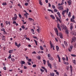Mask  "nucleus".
<instances>
[{"instance_id":"nucleus-1","label":"nucleus","mask_w":76,"mask_h":76,"mask_svg":"<svg viewBox=\"0 0 76 76\" xmlns=\"http://www.w3.org/2000/svg\"><path fill=\"white\" fill-rule=\"evenodd\" d=\"M69 10L68 8H67L66 10H65L62 11V15H64V13H66V12L67 13H67H68V12H69Z\"/></svg>"},{"instance_id":"nucleus-2","label":"nucleus","mask_w":76,"mask_h":76,"mask_svg":"<svg viewBox=\"0 0 76 76\" xmlns=\"http://www.w3.org/2000/svg\"><path fill=\"white\" fill-rule=\"evenodd\" d=\"M54 29L55 30V32L56 33V35L57 36H58V30H57V28H54Z\"/></svg>"},{"instance_id":"nucleus-3","label":"nucleus","mask_w":76,"mask_h":76,"mask_svg":"<svg viewBox=\"0 0 76 76\" xmlns=\"http://www.w3.org/2000/svg\"><path fill=\"white\" fill-rule=\"evenodd\" d=\"M72 48H73V46H70V48H68V50L69 52H71V51H72Z\"/></svg>"},{"instance_id":"nucleus-4","label":"nucleus","mask_w":76,"mask_h":76,"mask_svg":"<svg viewBox=\"0 0 76 76\" xmlns=\"http://www.w3.org/2000/svg\"><path fill=\"white\" fill-rule=\"evenodd\" d=\"M59 36L60 37V38H63V35L62 33L61 32H59Z\"/></svg>"},{"instance_id":"nucleus-5","label":"nucleus","mask_w":76,"mask_h":76,"mask_svg":"<svg viewBox=\"0 0 76 76\" xmlns=\"http://www.w3.org/2000/svg\"><path fill=\"white\" fill-rule=\"evenodd\" d=\"M58 9L59 10H63V7L62 6H60L58 7Z\"/></svg>"},{"instance_id":"nucleus-6","label":"nucleus","mask_w":76,"mask_h":76,"mask_svg":"<svg viewBox=\"0 0 76 76\" xmlns=\"http://www.w3.org/2000/svg\"><path fill=\"white\" fill-rule=\"evenodd\" d=\"M57 27L58 28V29L59 30V31H61V29L60 27V25H59V24H57Z\"/></svg>"},{"instance_id":"nucleus-7","label":"nucleus","mask_w":76,"mask_h":76,"mask_svg":"<svg viewBox=\"0 0 76 76\" xmlns=\"http://www.w3.org/2000/svg\"><path fill=\"white\" fill-rule=\"evenodd\" d=\"M57 27L58 28V29L59 30V31H61V29L60 27V25H59V24H57Z\"/></svg>"},{"instance_id":"nucleus-8","label":"nucleus","mask_w":76,"mask_h":76,"mask_svg":"<svg viewBox=\"0 0 76 76\" xmlns=\"http://www.w3.org/2000/svg\"><path fill=\"white\" fill-rule=\"evenodd\" d=\"M67 3L69 4V6H70V5H71L72 1H71V0H69L67 1Z\"/></svg>"},{"instance_id":"nucleus-9","label":"nucleus","mask_w":76,"mask_h":76,"mask_svg":"<svg viewBox=\"0 0 76 76\" xmlns=\"http://www.w3.org/2000/svg\"><path fill=\"white\" fill-rule=\"evenodd\" d=\"M24 15L25 16V18H28V15H29V14H28V13H26L24 14Z\"/></svg>"},{"instance_id":"nucleus-10","label":"nucleus","mask_w":76,"mask_h":76,"mask_svg":"<svg viewBox=\"0 0 76 76\" xmlns=\"http://www.w3.org/2000/svg\"><path fill=\"white\" fill-rule=\"evenodd\" d=\"M57 14L58 15V16H59V17L60 18V19H61V15H60V12H57Z\"/></svg>"},{"instance_id":"nucleus-11","label":"nucleus","mask_w":76,"mask_h":76,"mask_svg":"<svg viewBox=\"0 0 76 76\" xmlns=\"http://www.w3.org/2000/svg\"><path fill=\"white\" fill-rule=\"evenodd\" d=\"M66 34H67V36L69 37V30H66L65 31Z\"/></svg>"},{"instance_id":"nucleus-12","label":"nucleus","mask_w":76,"mask_h":76,"mask_svg":"<svg viewBox=\"0 0 76 76\" xmlns=\"http://www.w3.org/2000/svg\"><path fill=\"white\" fill-rule=\"evenodd\" d=\"M57 56L58 58V61L59 62H61V60H60V57L59 56V55H57Z\"/></svg>"},{"instance_id":"nucleus-13","label":"nucleus","mask_w":76,"mask_h":76,"mask_svg":"<svg viewBox=\"0 0 76 76\" xmlns=\"http://www.w3.org/2000/svg\"><path fill=\"white\" fill-rule=\"evenodd\" d=\"M48 58L51 61L54 60V58L53 57H48Z\"/></svg>"},{"instance_id":"nucleus-14","label":"nucleus","mask_w":76,"mask_h":76,"mask_svg":"<svg viewBox=\"0 0 76 76\" xmlns=\"http://www.w3.org/2000/svg\"><path fill=\"white\" fill-rule=\"evenodd\" d=\"M48 65L49 67H50V69L52 68V67H51V64L48 63Z\"/></svg>"},{"instance_id":"nucleus-15","label":"nucleus","mask_w":76,"mask_h":76,"mask_svg":"<svg viewBox=\"0 0 76 76\" xmlns=\"http://www.w3.org/2000/svg\"><path fill=\"white\" fill-rule=\"evenodd\" d=\"M64 43L65 46H66V47L68 46V44H67V42H66V41H64Z\"/></svg>"},{"instance_id":"nucleus-16","label":"nucleus","mask_w":76,"mask_h":76,"mask_svg":"<svg viewBox=\"0 0 76 76\" xmlns=\"http://www.w3.org/2000/svg\"><path fill=\"white\" fill-rule=\"evenodd\" d=\"M39 4H40V5L42 6V2H41V0H39Z\"/></svg>"},{"instance_id":"nucleus-17","label":"nucleus","mask_w":76,"mask_h":76,"mask_svg":"<svg viewBox=\"0 0 76 76\" xmlns=\"http://www.w3.org/2000/svg\"><path fill=\"white\" fill-rule=\"evenodd\" d=\"M65 58H62V60H66V61H67L68 60V57H67V56H66V59L65 60Z\"/></svg>"},{"instance_id":"nucleus-18","label":"nucleus","mask_w":76,"mask_h":76,"mask_svg":"<svg viewBox=\"0 0 76 76\" xmlns=\"http://www.w3.org/2000/svg\"><path fill=\"white\" fill-rule=\"evenodd\" d=\"M50 18L53 19H55V17L53 15H51L50 16Z\"/></svg>"},{"instance_id":"nucleus-19","label":"nucleus","mask_w":76,"mask_h":76,"mask_svg":"<svg viewBox=\"0 0 76 76\" xmlns=\"http://www.w3.org/2000/svg\"><path fill=\"white\" fill-rule=\"evenodd\" d=\"M6 23L7 25H8V24H9V25H10V22H9L8 21H6L5 22Z\"/></svg>"},{"instance_id":"nucleus-20","label":"nucleus","mask_w":76,"mask_h":76,"mask_svg":"<svg viewBox=\"0 0 76 76\" xmlns=\"http://www.w3.org/2000/svg\"><path fill=\"white\" fill-rule=\"evenodd\" d=\"M76 38L75 37H73L72 39V40L73 41H76Z\"/></svg>"},{"instance_id":"nucleus-21","label":"nucleus","mask_w":76,"mask_h":76,"mask_svg":"<svg viewBox=\"0 0 76 76\" xmlns=\"http://www.w3.org/2000/svg\"><path fill=\"white\" fill-rule=\"evenodd\" d=\"M9 53L10 54H12L13 53V50H10L9 51Z\"/></svg>"},{"instance_id":"nucleus-22","label":"nucleus","mask_w":76,"mask_h":76,"mask_svg":"<svg viewBox=\"0 0 76 76\" xmlns=\"http://www.w3.org/2000/svg\"><path fill=\"white\" fill-rule=\"evenodd\" d=\"M68 16L69 18L71 17V12H69V13L68 14Z\"/></svg>"},{"instance_id":"nucleus-23","label":"nucleus","mask_w":76,"mask_h":76,"mask_svg":"<svg viewBox=\"0 0 76 76\" xmlns=\"http://www.w3.org/2000/svg\"><path fill=\"white\" fill-rule=\"evenodd\" d=\"M25 63V62L24 61H21V64H23Z\"/></svg>"},{"instance_id":"nucleus-24","label":"nucleus","mask_w":76,"mask_h":76,"mask_svg":"<svg viewBox=\"0 0 76 76\" xmlns=\"http://www.w3.org/2000/svg\"><path fill=\"white\" fill-rule=\"evenodd\" d=\"M71 21L72 22H75V20L73 18H71Z\"/></svg>"},{"instance_id":"nucleus-25","label":"nucleus","mask_w":76,"mask_h":76,"mask_svg":"<svg viewBox=\"0 0 76 76\" xmlns=\"http://www.w3.org/2000/svg\"><path fill=\"white\" fill-rule=\"evenodd\" d=\"M39 30H40V29L39 28L37 30V32H38V33H40V32L39 31Z\"/></svg>"},{"instance_id":"nucleus-26","label":"nucleus","mask_w":76,"mask_h":76,"mask_svg":"<svg viewBox=\"0 0 76 76\" xmlns=\"http://www.w3.org/2000/svg\"><path fill=\"white\" fill-rule=\"evenodd\" d=\"M34 42H35L36 45H38V42H37V41L35 40H34Z\"/></svg>"},{"instance_id":"nucleus-27","label":"nucleus","mask_w":76,"mask_h":76,"mask_svg":"<svg viewBox=\"0 0 76 76\" xmlns=\"http://www.w3.org/2000/svg\"><path fill=\"white\" fill-rule=\"evenodd\" d=\"M56 48L57 49V51H58V49H59V48L58 47V46H56Z\"/></svg>"},{"instance_id":"nucleus-28","label":"nucleus","mask_w":76,"mask_h":76,"mask_svg":"<svg viewBox=\"0 0 76 76\" xmlns=\"http://www.w3.org/2000/svg\"><path fill=\"white\" fill-rule=\"evenodd\" d=\"M17 19V18L15 17H14L12 18V19L13 20H16Z\"/></svg>"},{"instance_id":"nucleus-29","label":"nucleus","mask_w":76,"mask_h":76,"mask_svg":"<svg viewBox=\"0 0 76 76\" xmlns=\"http://www.w3.org/2000/svg\"><path fill=\"white\" fill-rule=\"evenodd\" d=\"M70 68L71 69V72H72V65L70 66Z\"/></svg>"},{"instance_id":"nucleus-30","label":"nucleus","mask_w":76,"mask_h":76,"mask_svg":"<svg viewBox=\"0 0 76 76\" xmlns=\"http://www.w3.org/2000/svg\"><path fill=\"white\" fill-rule=\"evenodd\" d=\"M18 15L20 18V19H22V15H21L20 14H19Z\"/></svg>"},{"instance_id":"nucleus-31","label":"nucleus","mask_w":76,"mask_h":76,"mask_svg":"<svg viewBox=\"0 0 76 76\" xmlns=\"http://www.w3.org/2000/svg\"><path fill=\"white\" fill-rule=\"evenodd\" d=\"M50 75L51 76H54V73H50Z\"/></svg>"},{"instance_id":"nucleus-32","label":"nucleus","mask_w":76,"mask_h":76,"mask_svg":"<svg viewBox=\"0 0 76 76\" xmlns=\"http://www.w3.org/2000/svg\"><path fill=\"white\" fill-rule=\"evenodd\" d=\"M52 7L53 9H55L56 8V7H55V6L54 5H52Z\"/></svg>"},{"instance_id":"nucleus-33","label":"nucleus","mask_w":76,"mask_h":76,"mask_svg":"<svg viewBox=\"0 0 76 76\" xmlns=\"http://www.w3.org/2000/svg\"><path fill=\"white\" fill-rule=\"evenodd\" d=\"M43 61L44 64H45V63H46V61H45L44 59H43Z\"/></svg>"},{"instance_id":"nucleus-34","label":"nucleus","mask_w":76,"mask_h":76,"mask_svg":"<svg viewBox=\"0 0 76 76\" xmlns=\"http://www.w3.org/2000/svg\"><path fill=\"white\" fill-rule=\"evenodd\" d=\"M2 5L3 6H5V5H7V4H6V2L3 3L2 4Z\"/></svg>"},{"instance_id":"nucleus-35","label":"nucleus","mask_w":76,"mask_h":76,"mask_svg":"<svg viewBox=\"0 0 76 76\" xmlns=\"http://www.w3.org/2000/svg\"><path fill=\"white\" fill-rule=\"evenodd\" d=\"M50 45V48H53V47L54 46L53 45V44H51Z\"/></svg>"},{"instance_id":"nucleus-36","label":"nucleus","mask_w":76,"mask_h":76,"mask_svg":"<svg viewBox=\"0 0 76 76\" xmlns=\"http://www.w3.org/2000/svg\"><path fill=\"white\" fill-rule=\"evenodd\" d=\"M37 57V59L38 60H40L41 59V56H39L38 57Z\"/></svg>"},{"instance_id":"nucleus-37","label":"nucleus","mask_w":76,"mask_h":76,"mask_svg":"<svg viewBox=\"0 0 76 76\" xmlns=\"http://www.w3.org/2000/svg\"><path fill=\"white\" fill-rule=\"evenodd\" d=\"M8 58L9 59H10V58H11V54H10L9 56L8 57Z\"/></svg>"},{"instance_id":"nucleus-38","label":"nucleus","mask_w":76,"mask_h":76,"mask_svg":"<svg viewBox=\"0 0 76 76\" xmlns=\"http://www.w3.org/2000/svg\"><path fill=\"white\" fill-rule=\"evenodd\" d=\"M40 49L41 50H44V49L43 48H42V46H40Z\"/></svg>"},{"instance_id":"nucleus-39","label":"nucleus","mask_w":76,"mask_h":76,"mask_svg":"<svg viewBox=\"0 0 76 76\" xmlns=\"http://www.w3.org/2000/svg\"><path fill=\"white\" fill-rule=\"evenodd\" d=\"M32 67H37V65H36V64H34L33 65Z\"/></svg>"},{"instance_id":"nucleus-40","label":"nucleus","mask_w":76,"mask_h":76,"mask_svg":"<svg viewBox=\"0 0 76 76\" xmlns=\"http://www.w3.org/2000/svg\"><path fill=\"white\" fill-rule=\"evenodd\" d=\"M18 6H20V8H22V6H21L20 4H18Z\"/></svg>"},{"instance_id":"nucleus-41","label":"nucleus","mask_w":76,"mask_h":76,"mask_svg":"<svg viewBox=\"0 0 76 76\" xmlns=\"http://www.w3.org/2000/svg\"><path fill=\"white\" fill-rule=\"evenodd\" d=\"M11 60L12 61H15V59L14 58H11Z\"/></svg>"},{"instance_id":"nucleus-42","label":"nucleus","mask_w":76,"mask_h":76,"mask_svg":"<svg viewBox=\"0 0 76 76\" xmlns=\"http://www.w3.org/2000/svg\"><path fill=\"white\" fill-rule=\"evenodd\" d=\"M40 71H41V72H42V73H43V72H44V70H43L42 69H40Z\"/></svg>"},{"instance_id":"nucleus-43","label":"nucleus","mask_w":76,"mask_h":76,"mask_svg":"<svg viewBox=\"0 0 76 76\" xmlns=\"http://www.w3.org/2000/svg\"><path fill=\"white\" fill-rule=\"evenodd\" d=\"M48 57H51V54H48Z\"/></svg>"},{"instance_id":"nucleus-44","label":"nucleus","mask_w":76,"mask_h":76,"mask_svg":"<svg viewBox=\"0 0 76 76\" xmlns=\"http://www.w3.org/2000/svg\"><path fill=\"white\" fill-rule=\"evenodd\" d=\"M1 31H5V29L1 28Z\"/></svg>"},{"instance_id":"nucleus-45","label":"nucleus","mask_w":76,"mask_h":76,"mask_svg":"<svg viewBox=\"0 0 76 76\" xmlns=\"http://www.w3.org/2000/svg\"><path fill=\"white\" fill-rule=\"evenodd\" d=\"M71 56L72 57H76V55L74 54H71Z\"/></svg>"},{"instance_id":"nucleus-46","label":"nucleus","mask_w":76,"mask_h":76,"mask_svg":"<svg viewBox=\"0 0 76 76\" xmlns=\"http://www.w3.org/2000/svg\"><path fill=\"white\" fill-rule=\"evenodd\" d=\"M73 35H74V36H76V32H74L73 34Z\"/></svg>"},{"instance_id":"nucleus-47","label":"nucleus","mask_w":76,"mask_h":76,"mask_svg":"<svg viewBox=\"0 0 76 76\" xmlns=\"http://www.w3.org/2000/svg\"><path fill=\"white\" fill-rule=\"evenodd\" d=\"M61 26L62 28H63V27H64V24H61Z\"/></svg>"},{"instance_id":"nucleus-48","label":"nucleus","mask_w":76,"mask_h":76,"mask_svg":"<svg viewBox=\"0 0 76 76\" xmlns=\"http://www.w3.org/2000/svg\"><path fill=\"white\" fill-rule=\"evenodd\" d=\"M27 63L28 64V65H29L30 66H31V63H30L29 62H27Z\"/></svg>"},{"instance_id":"nucleus-49","label":"nucleus","mask_w":76,"mask_h":76,"mask_svg":"<svg viewBox=\"0 0 76 76\" xmlns=\"http://www.w3.org/2000/svg\"><path fill=\"white\" fill-rule=\"evenodd\" d=\"M45 19H48V16H46L45 15Z\"/></svg>"},{"instance_id":"nucleus-50","label":"nucleus","mask_w":76,"mask_h":76,"mask_svg":"<svg viewBox=\"0 0 76 76\" xmlns=\"http://www.w3.org/2000/svg\"><path fill=\"white\" fill-rule=\"evenodd\" d=\"M3 33H4V34H6V35L7 34V32H6V31H5V30L3 31Z\"/></svg>"},{"instance_id":"nucleus-51","label":"nucleus","mask_w":76,"mask_h":76,"mask_svg":"<svg viewBox=\"0 0 76 76\" xmlns=\"http://www.w3.org/2000/svg\"><path fill=\"white\" fill-rule=\"evenodd\" d=\"M70 29H71V30H72L73 29V26H71L70 27Z\"/></svg>"},{"instance_id":"nucleus-52","label":"nucleus","mask_w":76,"mask_h":76,"mask_svg":"<svg viewBox=\"0 0 76 76\" xmlns=\"http://www.w3.org/2000/svg\"><path fill=\"white\" fill-rule=\"evenodd\" d=\"M54 12H57V10L56 9H55L54 10Z\"/></svg>"},{"instance_id":"nucleus-53","label":"nucleus","mask_w":76,"mask_h":76,"mask_svg":"<svg viewBox=\"0 0 76 76\" xmlns=\"http://www.w3.org/2000/svg\"><path fill=\"white\" fill-rule=\"evenodd\" d=\"M28 3H26L25 4V6H28Z\"/></svg>"},{"instance_id":"nucleus-54","label":"nucleus","mask_w":76,"mask_h":76,"mask_svg":"<svg viewBox=\"0 0 76 76\" xmlns=\"http://www.w3.org/2000/svg\"><path fill=\"white\" fill-rule=\"evenodd\" d=\"M17 46L18 47V48H19V47H20V43Z\"/></svg>"},{"instance_id":"nucleus-55","label":"nucleus","mask_w":76,"mask_h":76,"mask_svg":"<svg viewBox=\"0 0 76 76\" xmlns=\"http://www.w3.org/2000/svg\"><path fill=\"white\" fill-rule=\"evenodd\" d=\"M72 61H73V63H74V64H75V63H76V61H75V60H73Z\"/></svg>"},{"instance_id":"nucleus-56","label":"nucleus","mask_w":76,"mask_h":76,"mask_svg":"<svg viewBox=\"0 0 76 76\" xmlns=\"http://www.w3.org/2000/svg\"><path fill=\"white\" fill-rule=\"evenodd\" d=\"M48 4H49V6H48L49 7H50L51 6V4H50V3H49Z\"/></svg>"},{"instance_id":"nucleus-57","label":"nucleus","mask_w":76,"mask_h":76,"mask_svg":"<svg viewBox=\"0 0 76 76\" xmlns=\"http://www.w3.org/2000/svg\"><path fill=\"white\" fill-rule=\"evenodd\" d=\"M42 69H44V70H45V67L44 66H42Z\"/></svg>"},{"instance_id":"nucleus-58","label":"nucleus","mask_w":76,"mask_h":76,"mask_svg":"<svg viewBox=\"0 0 76 76\" xmlns=\"http://www.w3.org/2000/svg\"><path fill=\"white\" fill-rule=\"evenodd\" d=\"M26 39L27 40H29V41H30V39H29V38H28L26 37Z\"/></svg>"},{"instance_id":"nucleus-59","label":"nucleus","mask_w":76,"mask_h":76,"mask_svg":"<svg viewBox=\"0 0 76 76\" xmlns=\"http://www.w3.org/2000/svg\"><path fill=\"white\" fill-rule=\"evenodd\" d=\"M32 54H37V53H36L35 51H34L32 53Z\"/></svg>"},{"instance_id":"nucleus-60","label":"nucleus","mask_w":76,"mask_h":76,"mask_svg":"<svg viewBox=\"0 0 76 76\" xmlns=\"http://www.w3.org/2000/svg\"><path fill=\"white\" fill-rule=\"evenodd\" d=\"M31 60H32L31 59H29L28 60V61H29V62H30L31 61Z\"/></svg>"},{"instance_id":"nucleus-61","label":"nucleus","mask_w":76,"mask_h":76,"mask_svg":"<svg viewBox=\"0 0 76 76\" xmlns=\"http://www.w3.org/2000/svg\"><path fill=\"white\" fill-rule=\"evenodd\" d=\"M14 16H15V18H17V15H16V14H15V15H14Z\"/></svg>"},{"instance_id":"nucleus-62","label":"nucleus","mask_w":76,"mask_h":76,"mask_svg":"<svg viewBox=\"0 0 76 76\" xmlns=\"http://www.w3.org/2000/svg\"><path fill=\"white\" fill-rule=\"evenodd\" d=\"M75 16L74 15H73L72 19H75Z\"/></svg>"},{"instance_id":"nucleus-63","label":"nucleus","mask_w":76,"mask_h":76,"mask_svg":"<svg viewBox=\"0 0 76 76\" xmlns=\"http://www.w3.org/2000/svg\"><path fill=\"white\" fill-rule=\"evenodd\" d=\"M3 69L5 70H6V67L5 66L4 67Z\"/></svg>"},{"instance_id":"nucleus-64","label":"nucleus","mask_w":76,"mask_h":76,"mask_svg":"<svg viewBox=\"0 0 76 76\" xmlns=\"http://www.w3.org/2000/svg\"><path fill=\"white\" fill-rule=\"evenodd\" d=\"M21 28H22L23 29H25V27H24V26H22L21 27Z\"/></svg>"}]
</instances>
